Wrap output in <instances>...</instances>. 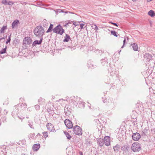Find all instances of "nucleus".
<instances>
[{"label": "nucleus", "instance_id": "f257e3e1", "mask_svg": "<svg viewBox=\"0 0 155 155\" xmlns=\"http://www.w3.org/2000/svg\"><path fill=\"white\" fill-rule=\"evenodd\" d=\"M35 35L37 37L41 38L45 32L43 28L41 26H37L33 30Z\"/></svg>", "mask_w": 155, "mask_h": 155}, {"label": "nucleus", "instance_id": "f03ea898", "mask_svg": "<svg viewBox=\"0 0 155 155\" xmlns=\"http://www.w3.org/2000/svg\"><path fill=\"white\" fill-rule=\"evenodd\" d=\"M53 32L57 34L62 35L64 32V30L62 26L59 24L53 29Z\"/></svg>", "mask_w": 155, "mask_h": 155}, {"label": "nucleus", "instance_id": "7ed1b4c3", "mask_svg": "<svg viewBox=\"0 0 155 155\" xmlns=\"http://www.w3.org/2000/svg\"><path fill=\"white\" fill-rule=\"evenodd\" d=\"M131 149L134 152L139 151L141 149L140 144L137 142L133 143L132 145Z\"/></svg>", "mask_w": 155, "mask_h": 155}, {"label": "nucleus", "instance_id": "20e7f679", "mask_svg": "<svg viewBox=\"0 0 155 155\" xmlns=\"http://www.w3.org/2000/svg\"><path fill=\"white\" fill-rule=\"evenodd\" d=\"M73 130L74 133L76 135H81L82 134V129L78 125L74 126Z\"/></svg>", "mask_w": 155, "mask_h": 155}, {"label": "nucleus", "instance_id": "39448f33", "mask_svg": "<svg viewBox=\"0 0 155 155\" xmlns=\"http://www.w3.org/2000/svg\"><path fill=\"white\" fill-rule=\"evenodd\" d=\"M64 123L66 127L68 129H71L72 128L73 125L72 122L68 119H66Z\"/></svg>", "mask_w": 155, "mask_h": 155}, {"label": "nucleus", "instance_id": "423d86ee", "mask_svg": "<svg viewBox=\"0 0 155 155\" xmlns=\"http://www.w3.org/2000/svg\"><path fill=\"white\" fill-rule=\"evenodd\" d=\"M103 140L105 145L109 146L110 145V137L106 136L104 137Z\"/></svg>", "mask_w": 155, "mask_h": 155}, {"label": "nucleus", "instance_id": "0eeeda50", "mask_svg": "<svg viewBox=\"0 0 155 155\" xmlns=\"http://www.w3.org/2000/svg\"><path fill=\"white\" fill-rule=\"evenodd\" d=\"M132 139L135 141L138 140L140 138V135L139 133L136 132L133 133L132 135Z\"/></svg>", "mask_w": 155, "mask_h": 155}, {"label": "nucleus", "instance_id": "6e6552de", "mask_svg": "<svg viewBox=\"0 0 155 155\" xmlns=\"http://www.w3.org/2000/svg\"><path fill=\"white\" fill-rule=\"evenodd\" d=\"M101 65L104 67L107 66L108 64V59L106 57L101 59Z\"/></svg>", "mask_w": 155, "mask_h": 155}, {"label": "nucleus", "instance_id": "1a4fd4ad", "mask_svg": "<svg viewBox=\"0 0 155 155\" xmlns=\"http://www.w3.org/2000/svg\"><path fill=\"white\" fill-rule=\"evenodd\" d=\"M31 42L32 40L30 37H25L24 39L23 43L24 44L30 45Z\"/></svg>", "mask_w": 155, "mask_h": 155}, {"label": "nucleus", "instance_id": "9d476101", "mask_svg": "<svg viewBox=\"0 0 155 155\" xmlns=\"http://www.w3.org/2000/svg\"><path fill=\"white\" fill-rule=\"evenodd\" d=\"M130 146L127 144H125L123 145L121 148V150H122L124 153H126L130 148Z\"/></svg>", "mask_w": 155, "mask_h": 155}, {"label": "nucleus", "instance_id": "9b49d317", "mask_svg": "<svg viewBox=\"0 0 155 155\" xmlns=\"http://www.w3.org/2000/svg\"><path fill=\"white\" fill-rule=\"evenodd\" d=\"M46 127L48 130L50 131H53L54 130V126L51 123H48L46 125Z\"/></svg>", "mask_w": 155, "mask_h": 155}, {"label": "nucleus", "instance_id": "f8f14e48", "mask_svg": "<svg viewBox=\"0 0 155 155\" xmlns=\"http://www.w3.org/2000/svg\"><path fill=\"white\" fill-rule=\"evenodd\" d=\"M43 40V37H42L41 38L40 40L39 41H38V40H35L34 41L33 43L32 44V46L33 47H34L37 45H39L41 44Z\"/></svg>", "mask_w": 155, "mask_h": 155}, {"label": "nucleus", "instance_id": "ddd939ff", "mask_svg": "<svg viewBox=\"0 0 155 155\" xmlns=\"http://www.w3.org/2000/svg\"><path fill=\"white\" fill-rule=\"evenodd\" d=\"M97 143L99 146L102 147L104 144L103 139L100 138L97 140Z\"/></svg>", "mask_w": 155, "mask_h": 155}, {"label": "nucleus", "instance_id": "4468645a", "mask_svg": "<svg viewBox=\"0 0 155 155\" xmlns=\"http://www.w3.org/2000/svg\"><path fill=\"white\" fill-rule=\"evenodd\" d=\"M131 46H132L134 51H137L138 50V46L137 45L136 43H134L131 45Z\"/></svg>", "mask_w": 155, "mask_h": 155}, {"label": "nucleus", "instance_id": "2eb2a0df", "mask_svg": "<svg viewBox=\"0 0 155 155\" xmlns=\"http://www.w3.org/2000/svg\"><path fill=\"white\" fill-rule=\"evenodd\" d=\"M40 147V145L39 144H35L33 146V149L34 151H37Z\"/></svg>", "mask_w": 155, "mask_h": 155}, {"label": "nucleus", "instance_id": "dca6fc26", "mask_svg": "<svg viewBox=\"0 0 155 155\" xmlns=\"http://www.w3.org/2000/svg\"><path fill=\"white\" fill-rule=\"evenodd\" d=\"M130 124L134 127H137V120L133 119L130 121Z\"/></svg>", "mask_w": 155, "mask_h": 155}, {"label": "nucleus", "instance_id": "f3484780", "mask_svg": "<svg viewBox=\"0 0 155 155\" xmlns=\"http://www.w3.org/2000/svg\"><path fill=\"white\" fill-rule=\"evenodd\" d=\"M70 37L69 35L67 34H65V36L64 37V39L63 40V42H68L69 40L70 39Z\"/></svg>", "mask_w": 155, "mask_h": 155}, {"label": "nucleus", "instance_id": "a211bd4d", "mask_svg": "<svg viewBox=\"0 0 155 155\" xmlns=\"http://www.w3.org/2000/svg\"><path fill=\"white\" fill-rule=\"evenodd\" d=\"M19 21L18 20H14L12 22V28H14L15 26H17L18 24L19 23Z\"/></svg>", "mask_w": 155, "mask_h": 155}, {"label": "nucleus", "instance_id": "6ab92c4d", "mask_svg": "<svg viewBox=\"0 0 155 155\" xmlns=\"http://www.w3.org/2000/svg\"><path fill=\"white\" fill-rule=\"evenodd\" d=\"M120 146L119 144H117L116 146L113 147V149L115 152L117 153L119 150Z\"/></svg>", "mask_w": 155, "mask_h": 155}, {"label": "nucleus", "instance_id": "aec40b11", "mask_svg": "<svg viewBox=\"0 0 155 155\" xmlns=\"http://www.w3.org/2000/svg\"><path fill=\"white\" fill-rule=\"evenodd\" d=\"M45 99H44L40 98L38 101V102L39 104L41 105H42L45 104Z\"/></svg>", "mask_w": 155, "mask_h": 155}, {"label": "nucleus", "instance_id": "412c9836", "mask_svg": "<svg viewBox=\"0 0 155 155\" xmlns=\"http://www.w3.org/2000/svg\"><path fill=\"white\" fill-rule=\"evenodd\" d=\"M20 104L21 105L20 106V110H25L27 107V105L25 103H22Z\"/></svg>", "mask_w": 155, "mask_h": 155}, {"label": "nucleus", "instance_id": "4be33fe9", "mask_svg": "<svg viewBox=\"0 0 155 155\" xmlns=\"http://www.w3.org/2000/svg\"><path fill=\"white\" fill-rule=\"evenodd\" d=\"M87 66L88 67L91 68H92L95 67L94 65L93 64V62H91V61H89L88 62L87 64Z\"/></svg>", "mask_w": 155, "mask_h": 155}, {"label": "nucleus", "instance_id": "5701e85b", "mask_svg": "<svg viewBox=\"0 0 155 155\" xmlns=\"http://www.w3.org/2000/svg\"><path fill=\"white\" fill-rule=\"evenodd\" d=\"M53 25L52 24H50V26L49 28L47 30V31L46 32V33H48L50 32H51L52 31H53Z\"/></svg>", "mask_w": 155, "mask_h": 155}, {"label": "nucleus", "instance_id": "b1692460", "mask_svg": "<svg viewBox=\"0 0 155 155\" xmlns=\"http://www.w3.org/2000/svg\"><path fill=\"white\" fill-rule=\"evenodd\" d=\"M48 22L46 19H44L42 22V25L44 27L46 28L47 27Z\"/></svg>", "mask_w": 155, "mask_h": 155}, {"label": "nucleus", "instance_id": "393cba45", "mask_svg": "<svg viewBox=\"0 0 155 155\" xmlns=\"http://www.w3.org/2000/svg\"><path fill=\"white\" fill-rule=\"evenodd\" d=\"M148 14L151 17H154L155 15L154 12L152 10H150L148 12Z\"/></svg>", "mask_w": 155, "mask_h": 155}, {"label": "nucleus", "instance_id": "a878e982", "mask_svg": "<svg viewBox=\"0 0 155 155\" xmlns=\"http://www.w3.org/2000/svg\"><path fill=\"white\" fill-rule=\"evenodd\" d=\"M64 134H65L66 137H67L68 139L70 140L71 138V136L66 131H64Z\"/></svg>", "mask_w": 155, "mask_h": 155}, {"label": "nucleus", "instance_id": "bb28decb", "mask_svg": "<svg viewBox=\"0 0 155 155\" xmlns=\"http://www.w3.org/2000/svg\"><path fill=\"white\" fill-rule=\"evenodd\" d=\"M7 28V26L5 25L3 26L0 30V32L1 33H4V31Z\"/></svg>", "mask_w": 155, "mask_h": 155}, {"label": "nucleus", "instance_id": "cd10ccee", "mask_svg": "<svg viewBox=\"0 0 155 155\" xmlns=\"http://www.w3.org/2000/svg\"><path fill=\"white\" fill-rule=\"evenodd\" d=\"M28 125L32 129H34L33 125V122L31 121H28Z\"/></svg>", "mask_w": 155, "mask_h": 155}, {"label": "nucleus", "instance_id": "c85d7f7f", "mask_svg": "<svg viewBox=\"0 0 155 155\" xmlns=\"http://www.w3.org/2000/svg\"><path fill=\"white\" fill-rule=\"evenodd\" d=\"M6 48H7V47H6V46L5 48L2 49L0 51V54H3L5 53L6 52Z\"/></svg>", "mask_w": 155, "mask_h": 155}, {"label": "nucleus", "instance_id": "c756f323", "mask_svg": "<svg viewBox=\"0 0 155 155\" xmlns=\"http://www.w3.org/2000/svg\"><path fill=\"white\" fill-rule=\"evenodd\" d=\"M151 130L153 133H155V125L151 126Z\"/></svg>", "mask_w": 155, "mask_h": 155}, {"label": "nucleus", "instance_id": "7c9ffc66", "mask_svg": "<svg viewBox=\"0 0 155 155\" xmlns=\"http://www.w3.org/2000/svg\"><path fill=\"white\" fill-rule=\"evenodd\" d=\"M94 121L95 123H97L98 125H99L100 126L101 124L98 119H95Z\"/></svg>", "mask_w": 155, "mask_h": 155}, {"label": "nucleus", "instance_id": "2f4dec72", "mask_svg": "<svg viewBox=\"0 0 155 155\" xmlns=\"http://www.w3.org/2000/svg\"><path fill=\"white\" fill-rule=\"evenodd\" d=\"M111 34L114 35V36L117 37L118 36L117 33L115 31H111Z\"/></svg>", "mask_w": 155, "mask_h": 155}, {"label": "nucleus", "instance_id": "473e14b6", "mask_svg": "<svg viewBox=\"0 0 155 155\" xmlns=\"http://www.w3.org/2000/svg\"><path fill=\"white\" fill-rule=\"evenodd\" d=\"M144 57L145 58L147 57V59L150 60L151 58V56L149 54H146L144 55Z\"/></svg>", "mask_w": 155, "mask_h": 155}, {"label": "nucleus", "instance_id": "72a5a7b5", "mask_svg": "<svg viewBox=\"0 0 155 155\" xmlns=\"http://www.w3.org/2000/svg\"><path fill=\"white\" fill-rule=\"evenodd\" d=\"M11 35H10L8 36V38L7 40V41L6 42V44H8V43H10L11 41Z\"/></svg>", "mask_w": 155, "mask_h": 155}, {"label": "nucleus", "instance_id": "f704fd0d", "mask_svg": "<svg viewBox=\"0 0 155 155\" xmlns=\"http://www.w3.org/2000/svg\"><path fill=\"white\" fill-rule=\"evenodd\" d=\"M43 134V136L45 138H46L48 136V133L47 132H43L42 133Z\"/></svg>", "mask_w": 155, "mask_h": 155}, {"label": "nucleus", "instance_id": "c9c22d12", "mask_svg": "<svg viewBox=\"0 0 155 155\" xmlns=\"http://www.w3.org/2000/svg\"><path fill=\"white\" fill-rule=\"evenodd\" d=\"M2 3L5 5H7L8 2L6 0H3L2 1Z\"/></svg>", "mask_w": 155, "mask_h": 155}, {"label": "nucleus", "instance_id": "e433bc0d", "mask_svg": "<svg viewBox=\"0 0 155 155\" xmlns=\"http://www.w3.org/2000/svg\"><path fill=\"white\" fill-rule=\"evenodd\" d=\"M21 105L20 104H18L16 105H15L14 106V107L15 108V109L16 110H18L19 109V108H20V106H21Z\"/></svg>", "mask_w": 155, "mask_h": 155}, {"label": "nucleus", "instance_id": "4c0bfd02", "mask_svg": "<svg viewBox=\"0 0 155 155\" xmlns=\"http://www.w3.org/2000/svg\"><path fill=\"white\" fill-rule=\"evenodd\" d=\"M35 109H36V110H39L40 109V106L38 104L36 105L35 106Z\"/></svg>", "mask_w": 155, "mask_h": 155}, {"label": "nucleus", "instance_id": "58836bf2", "mask_svg": "<svg viewBox=\"0 0 155 155\" xmlns=\"http://www.w3.org/2000/svg\"><path fill=\"white\" fill-rule=\"evenodd\" d=\"M90 139L88 138L86 139V144H90Z\"/></svg>", "mask_w": 155, "mask_h": 155}, {"label": "nucleus", "instance_id": "ea45409f", "mask_svg": "<svg viewBox=\"0 0 155 155\" xmlns=\"http://www.w3.org/2000/svg\"><path fill=\"white\" fill-rule=\"evenodd\" d=\"M14 4V2L12 1H9L8 2L7 5H13Z\"/></svg>", "mask_w": 155, "mask_h": 155}, {"label": "nucleus", "instance_id": "a19ab883", "mask_svg": "<svg viewBox=\"0 0 155 155\" xmlns=\"http://www.w3.org/2000/svg\"><path fill=\"white\" fill-rule=\"evenodd\" d=\"M64 112L68 111V110H70V108H68L67 106H65L64 108Z\"/></svg>", "mask_w": 155, "mask_h": 155}, {"label": "nucleus", "instance_id": "79ce46f5", "mask_svg": "<svg viewBox=\"0 0 155 155\" xmlns=\"http://www.w3.org/2000/svg\"><path fill=\"white\" fill-rule=\"evenodd\" d=\"M15 113H16V110H14L12 112V116L14 118H15Z\"/></svg>", "mask_w": 155, "mask_h": 155}, {"label": "nucleus", "instance_id": "37998d69", "mask_svg": "<svg viewBox=\"0 0 155 155\" xmlns=\"http://www.w3.org/2000/svg\"><path fill=\"white\" fill-rule=\"evenodd\" d=\"M72 102L75 105H77L78 104L77 102H76L75 100H72Z\"/></svg>", "mask_w": 155, "mask_h": 155}, {"label": "nucleus", "instance_id": "c03bdc74", "mask_svg": "<svg viewBox=\"0 0 155 155\" xmlns=\"http://www.w3.org/2000/svg\"><path fill=\"white\" fill-rule=\"evenodd\" d=\"M84 24L83 23H81L80 25V28L81 29H82L83 28H84Z\"/></svg>", "mask_w": 155, "mask_h": 155}, {"label": "nucleus", "instance_id": "a18cd8bd", "mask_svg": "<svg viewBox=\"0 0 155 155\" xmlns=\"http://www.w3.org/2000/svg\"><path fill=\"white\" fill-rule=\"evenodd\" d=\"M109 23H111L115 26H118L117 24L116 23L113 22L112 21L109 22Z\"/></svg>", "mask_w": 155, "mask_h": 155}, {"label": "nucleus", "instance_id": "49530a36", "mask_svg": "<svg viewBox=\"0 0 155 155\" xmlns=\"http://www.w3.org/2000/svg\"><path fill=\"white\" fill-rule=\"evenodd\" d=\"M61 12V9H57L56 10V13L57 15L58 13H60Z\"/></svg>", "mask_w": 155, "mask_h": 155}, {"label": "nucleus", "instance_id": "de8ad7c7", "mask_svg": "<svg viewBox=\"0 0 155 155\" xmlns=\"http://www.w3.org/2000/svg\"><path fill=\"white\" fill-rule=\"evenodd\" d=\"M64 112L66 114H70L71 113L70 110H68V111Z\"/></svg>", "mask_w": 155, "mask_h": 155}, {"label": "nucleus", "instance_id": "09e8293b", "mask_svg": "<svg viewBox=\"0 0 155 155\" xmlns=\"http://www.w3.org/2000/svg\"><path fill=\"white\" fill-rule=\"evenodd\" d=\"M94 25L95 26V27L94 28V30H95L96 31H97L98 29V27L97 26L96 24H94Z\"/></svg>", "mask_w": 155, "mask_h": 155}, {"label": "nucleus", "instance_id": "8fccbe9b", "mask_svg": "<svg viewBox=\"0 0 155 155\" xmlns=\"http://www.w3.org/2000/svg\"><path fill=\"white\" fill-rule=\"evenodd\" d=\"M61 12H64L65 13H67L68 12L70 13V12H68V11L64 12V10H63V9H61Z\"/></svg>", "mask_w": 155, "mask_h": 155}, {"label": "nucleus", "instance_id": "3c124183", "mask_svg": "<svg viewBox=\"0 0 155 155\" xmlns=\"http://www.w3.org/2000/svg\"><path fill=\"white\" fill-rule=\"evenodd\" d=\"M110 74L113 77V76H114V77H117V76L116 75V74H115V76L114 75H113V71H111L110 72Z\"/></svg>", "mask_w": 155, "mask_h": 155}, {"label": "nucleus", "instance_id": "603ef678", "mask_svg": "<svg viewBox=\"0 0 155 155\" xmlns=\"http://www.w3.org/2000/svg\"><path fill=\"white\" fill-rule=\"evenodd\" d=\"M2 121L4 122V121H6V118L5 117H4L2 118Z\"/></svg>", "mask_w": 155, "mask_h": 155}, {"label": "nucleus", "instance_id": "864d4df0", "mask_svg": "<svg viewBox=\"0 0 155 155\" xmlns=\"http://www.w3.org/2000/svg\"><path fill=\"white\" fill-rule=\"evenodd\" d=\"M26 141L25 140H22L21 141V143H23V144L25 145L26 143Z\"/></svg>", "mask_w": 155, "mask_h": 155}, {"label": "nucleus", "instance_id": "5fc2aeb1", "mask_svg": "<svg viewBox=\"0 0 155 155\" xmlns=\"http://www.w3.org/2000/svg\"><path fill=\"white\" fill-rule=\"evenodd\" d=\"M142 135L143 136H146V134L145 132L142 131Z\"/></svg>", "mask_w": 155, "mask_h": 155}, {"label": "nucleus", "instance_id": "6e6d98bb", "mask_svg": "<svg viewBox=\"0 0 155 155\" xmlns=\"http://www.w3.org/2000/svg\"><path fill=\"white\" fill-rule=\"evenodd\" d=\"M47 111L48 112L51 113V111H52V110L49 109H47Z\"/></svg>", "mask_w": 155, "mask_h": 155}, {"label": "nucleus", "instance_id": "4d7b16f0", "mask_svg": "<svg viewBox=\"0 0 155 155\" xmlns=\"http://www.w3.org/2000/svg\"><path fill=\"white\" fill-rule=\"evenodd\" d=\"M126 39L125 38H124V41H123L124 45V44H125V43H126Z\"/></svg>", "mask_w": 155, "mask_h": 155}, {"label": "nucleus", "instance_id": "13d9d810", "mask_svg": "<svg viewBox=\"0 0 155 155\" xmlns=\"http://www.w3.org/2000/svg\"><path fill=\"white\" fill-rule=\"evenodd\" d=\"M17 117H18L19 118L21 119H23L24 118V117H22V116H21V117H19L18 116Z\"/></svg>", "mask_w": 155, "mask_h": 155}, {"label": "nucleus", "instance_id": "bf43d9fd", "mask_svg": "<svg viewBox=\"0 0 155 155\" xmlns=\"http://www.w3.org/2000/svg\"><path fill=\"white\" fill-rule=\"evenodd\" d=\"M8 113V111H7L6 110H4V113L5 114H7Z\"/></svg>", "mask_w": 155, "mask_h": 155}, {"label": "nucleus", "instance_id": "052dcab7", "mask_svg": "<svg viewBox=\"0 0 155 155\" xmlns=\"http://www.w3.org/2000/svg\"><path fill=\"white\" fill-rule=\"evenodd\" d=\"M107 100L106 99L104 100H103V101L104 103H106L107 102Z\"/></svg>", "mask_w": 155, "mask_h": 155}, {"label": "nucleus", "instance_id": "680f3d73", "mask_svg": "<svg viewBox=\"0 0 155 155\" xmlns=\"http://www.w3.org/2000/svg\"><path fill=\"white\" fill-rule=\"evenodd\" d=\"M79 153L80 155H83V152L81 151H80L79 152Z\"/></svg>", "mask_w": 155, "mask_h": 155}, {"label": "nucleus", "instance_id": "e2e57ef3", "mask_svg": "<svg viewBox=\"0 0 155 155\" xmlns=\"http://www.w3.org/2000/svg\"><path fill=\"white\" fill-rule=\"evenodd\" d=\"M69 23V22H68V23H67L66 24H65V25H64V26H65V27H66V26H67V25H68V24Z\"/></svg>", "mask_w": 155, "mask_h": 155}, {"label": "nucleus", "instance_id": "0e129e2a", "mask_svg": "<svg viewBox=\"0 0 155 155\" xmlns=\"http://www.w3.org/2000/svg\"><path fill=\"white\" fill-rule=\"evenodd\" d=\"M73 25H74L75 26H76L77 25H76L75 22H74L73 23Z\"/></svg>", "mask_w": 155, "mask_h": 155}, {"label": "nucleus", "instance_id": "69168bd1", "mask_svg": "<svg viewBox=\"0 0 155 155\" xmlns=\"http://www.w3.org/2000/svg\"><path fill=\"white\" fill-rule=\"evenodd\" d=\"M27 110L28 111H30V109L29 108H28V109H27Z\"/></svg>", "mask_w": 155, "mask_h": 155}, {"label": "nucleus", "instance_id": "338daca9", "mask_svg": "<svg viewBox=\"0 0 155 155\" xmlns=\"http://www.w3.org/2000/svg\"><path fill=\"white\" fill-rule=\"evenodd\" d=\"M110 71L112 70L111 68L110 67L109 69L108 70V71H110Z\"/></svg>", "mask_w": 155, "mask_h": 155}, {"label": "nucleus", "instance_id": "774afa93", "mask_svg": "<svg viewBox=\"0 0 155 155\" xmlns=\"http://www.w3.org/2000/svg\"><path fill=\"white\" fill-rule=\"evenodd\" d=\"M2 39H5V37H3L2 38Z\"/></svg>", "mask_w": 155, "mask_h": 155}]
</instances>
